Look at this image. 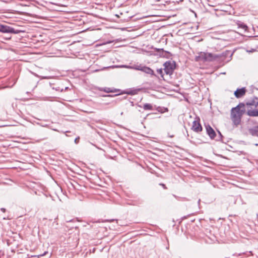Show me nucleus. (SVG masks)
Wrapping results in <instances>:
<instances>
[{
    "mask_svg": "<svg viewBox=\"0 0 258 258\" xmlns=\"http://www.w3.org/2000/svg\"><path fill=\"white\" fill-rule=\"evenodd\" d=\"M134 69L139 71H141L147 74L150 75L152 76H156L154 71L150 68L146 66H142L141 64L135 65L134 66Z\"/></svg>",
    "mask_w": 258,
    "mask_h": 258,
    "instance_id": "5",
    "label": "nucleus"
},
{
    "mask_svg": "<svg viewBox=\"0 0 258 258\" xmlns=\"http://www.w3.org/2000/svg\"><path fill=\"white\" fill-rule=\"evenodd\" d=\"M1 211L3 212H5L6 211V209L5 208H1Z\"/></svg>",
    "mask_w": 258,
    "mask_h": 258,
    "instance_id": "24",
    "label": "nucleus"
},
{
    "mask_svg": "<svg viewBox=\"0 0 258 258\" xmlns=\"http://www.w3.org/2000/svg\"><path fill=\"white\" fill-rule=\"evenodd\" d=\"M229 54V52L226 51L221 53H212L209 52H200L195 57L197 61H219L223 62Z\"/></svg>",
    "mask_w": 258,
    "mask_h": 258,
    "instance_id": "1",
    "label": "nucleus"
},
{
    "mask_svg": "<svg viewBox=\"0 0 258 258\" xmlns=\"http://www.w3.org/2000/svg\"><path fill=\"white\" fill-rule=\"evenodd\" d=\"M200 118L197 117L195 120L192 122V125L191 126V130L195 132L199 133L203 130V127L200 122Z\"/></svg>",
    "mask_w": 258,
    "mask_h": 258,
    "instance_id": "6",
    "label": "nucleus"
},
{
    "mask_svg": "<svg viewBox=\"0 0 258 258\" xmlns=\"http://www.w3.org/2000/svg\"><path fill=\"white\" fill-rule=\"evenodd\" d=\"M164 110H165L163 112L167 111H168V109L167 108H164Z\"/></svg>",
    "mask_w": 258,
    "mask_h": 258,
    "instance_id": "25",
    "label": "nucleus"
},
{
    "mask_svg": "<svg viewBox=\"0 0 258 258\" xmlns=\"http://www.w3.org/2000/svg\"><path fill=\"white\" fill-rule=\"evenodd\" d=\"M68 89V87H65V88H64V90H67Z\"/></svg>",
    "mask_w": 258,
    "mask_h": 258,
    "instance_id": "29",
    "label": "nucleus"
},
{
    "mask_svg": "<svg viewBox=\"0 0 258 258\" xmlns=\"http://www.w3.org/2000/svg\"><path fill=\"white\" fill-rule=\"evenodd\" d=\"M246 92V89L245 88H242L240 89H237L234 92V95L237 98H239L243 96Z\"/></svg>",
    "mask_w": 258,
    "mask_h": 258,
    "instance_id": "8",
    "label": "nucleus"
},
{
    "mask_svg": "<svg viewBox=\"0 0 258 258\" xmlns=\"http://www.w3.org/2000/svg\"><path fill=\"white\" fill-rule=\"evenodd\" d=\"M156 51L160 52V55L161 56L168 58L170 55V53L169 52L164 50L163 48H156Z\"/></svg>",
    "mask_w": 258,
    "mask_h": 258,
    "instance_id": "9",
    "label": "nucleus"
},
{
    "mask_svg": "<svg viewBox=\"0 0 258 258\" xmlns=\"http://www.w3.org/2000/svg\"><path fill=\"white\" fill-rule=\"evenodd\" d=\"M238 27L243 29L245 31H246L247 29V26L245 24L242 23L238 24Z\"/></svg>",
    "mask_w": 258,
    "mask_h": 258,
    "instance_id": "15",
    "label": "nucleus"
},
{
    "mask_svg": "<svg viewBox=\"0 0 258 258\" xmlns=\"http://www.w3.org/2000/svg\"><path fill=\"white\" fill-rule=\"evenodd\" d=\"M255 146H258V143L255 144Z\"/></svg>",
    "mask_w": 258,
    "mask_h": 258,
    "instance_id": "30",
    "label": "nucleus"
},
{
    "mask_svg": "<svg viewBox=\"0 0 258 258\" xmlns=\"http://www.w3.org/2000/svg\"><path fill=\"white\" fill-rule=\"evenodd\" d=\"M138 106L140 107H142L141 105H139Z\"/></svg>",
    "mask_w": 258,
    "mask_h": 258,
    "instance_id": "31",
    "label": "nucleus"
},
{
    "mask_svg": "<svg viewBox=\"0 0 258 258\" xmlns=\"http://www.w3.org/2000/svg\"><path fill=\"white\" fill-rule=\"evenodd\" d=\"M160 185L162 186L164 188L166 189V187L165 186V185L163 183H160Z\"/></svg>",
    "mask_w": 258,
    "mask_h": 258,
    "instance_id": "22",
    "label": "nucleus"
},
{
    "mask_svg": "<svg viewBox=\"0 0 258 258\" xmlns=\"http://www.w3.org/2000/svg\"><path fill=\"white\" fill-rule=\"evenodd\" d=\"M249 133L252 136L258 137V126H255L249 129Z\"/></svg>",
    "mask_w": 258,
    "mask_h": 258,
    "instance_id": "10",
    "label": "nucleus"
},
{
    "mask_svg": "<svg viewBox=\"0 0 258 258\" xmlns=\"http://www.w3.org/2000/svg\"><path fill=\"white\" fill-rule=\"evenodd\" d=\"M102 90L106 93L117 92L118 90L111 88L105 87Z\"/></svg>",
    "mask_w": 258,
    "mask_h": 258,
    "instance_id": "14",
    "label": "nucleus"
},
{
    "mask_svg": "<svg viewBox=\"0 0 258 258\" xmlns=\"http://www.w3.org/2000/svg\"><path fill=\"white\" fill-rule=\"evenodd\" d=\"M137 90H132L127 91L126 93L129 95H135L137 93Z\"/></svg>",
    "mask_w": 258,
    "mask_h": 258,
    "instance_id": "16",
    "label": "nucleus"
},
{
    "mask_svg": "<svg viewBox=\"0 0 258 258\" xmlns=\"http://www.w3.org/2000/svg\"><path fill=\"white\" fill-rule=\"evenodd\" d=\"M11 37H9L6 38L7 40H10L11 39Z\"/></svg>",
    "mask_w": 258,
    "mask_h": 258,
    "instance_id": "26",
    "label": "nucleus"
},
{
    "mask_svg": "<svg viewBox=\"0 0 258 258\" xmlns=\"http://www.w3.org/2000/svg\"><path fill=\"white\" fill-rule=\"evenodd\" d=\"M79 138H76V139H75V142L76 143H78V141H79Z\"/></svg>",
    "mask_w": 258,
    "mask_h": 258,
    "instance_id": "23",
    "label": "nucleus"
},
{
    "mask_svg": "<svg viewBox=\"0 0 258 258\" xmlns=\"http://www.w3.org/2000/svg\"><path fill=\"white\" fill-rule=\"evenodd\" d=\"M131 104L132 106H134L133 102H131Z\"/></svg>",
    "mask_w": 258,
    "mask_h": 258,
    "instance_id": "27",
    "label": "nucleus"
},
{
    "mask_svg": "<svg viewBox=\"0 0 258 258\" xmlns=\"http://www.w3.org/2000/svg\"><path fill=\"white\" fill-rule=\"evenodd\" d=\"M43 78H44V79H47V77H44Z\"/></svg>",
    "mask_w": 258,
    "mask_h": 258,
    "instance_id": "32",
    "label": "nucleus"
},
{
    "mask_svg": "<svg viewBox=\"0 0 258 258\" xmlns=\"http://www.w3.org/2000/svg\"><path fill=\"white\" fill-rule=\"evenodd\" d=\"M105 96H107V97H112L113 96H112V95H106Z\"/></svg>",
    "mask_w": 258,
    "mask_h": 258,
    "instance_id": "28",
    "label": "nucleus"
},
{
    "mask_svg": "<svg viewBox=\"0 0 258 258\" xmlns=\"http://www.w3.org/2000/svg\"><path fill=\"white\" fill-rule=\"evenodd\" d=\"M52 89L55 90L57 91H59V92H62L63 91V88L60 89L59 87H53Z\"/></svg>",
    "mask_w": 258,
    "mask_h": 258,
    "instance_id": "19",
    "label": "nucleus"
},
{
    "mask_svg": "<svg viewBox=\"0 0 258 258\" xmlns=\"http://www.w3.org/2000/svg\"><path fill=\"white\" fill-rule=\"evenodd\" d=\"M247 114L250 116H258V110H249L247 111Z\"/></svg>",
    "mask_w": 258,
    "mask_h": 258,
    "instance_id": "11",
    "label": "nucleus"
},
{
    "mask_svg": "<svg viewBox=\"0 0 258 258\" xmlns=\"http://www.w3.org/2000/svg\"><path fill=\"white\" fill-rule=\"evenodd\" d=\"M164 70L166 75L171 76L175 69L176 64L174 61H167L163 64Z\"/></svg>",
    "mask_w": 258,
    "mask_h": 258,
    "instance_id": "3",
    "label": "nucleus"
},
{
    "mask_svg": "<svg viewBox=\"0 0 258 258\" xmlns=\"http://www.w3.org/2000/svg\"><path fill=\"white\" fill-rule=\"evenodd\" d=\"M249 106H254L255 107H258V98H255V99H253L246 103Z\"/></svg>",
    "mask_w": 258,
    "mask_h": 258,
    "instance_id": "12",
    "label": "nucleus"
},
{
    "mask_svg": "<svg viewBox=\"0 0 258 258\" xmlns=\"http://www.w3.org/2000/svg\"><path fill=\"white\" fill-rule=\"evenodd\" d=\"M205 127L207 134L208 135L210 139H214L216 136L215 131L209 124L206 125Z\"/></svg>",
    "mask_w": 258,
    "mask_h": 258,
    "instance_id": "7",
    "label": "nucleus"
},
{
    "mask_svg": "<svg viewBox=\"0 0 258 258\" xmlns=\"http://www.w3.org/2000/svg\"><path fill=\"white\" fill-rule=\"evenodd\" d=\"M143 107L145 110H152L153 109L152 105L149 103L144 104Z\"/></svg>",
    "mask_w": 258,
    "mask_h": 258,
    "instance_id": "13",
    "label": "nucleus"
},
{
    "mask_svg": "<svg viewBox=\"0 0 258 258\" xmlns=\"http://www.w3.org/2000/svg\"><path fill=\"white\" fill-rule=\"evenodd\" d=\"M157 72L158 74L160 75L161 77L162 78H163V69H159L157 70Z\"/></svg>",
    "mask_w": 258,
    "mask_h": 258,
    "instance_id": "18",
    "label": "nucleus"
},
{
    "mask_svg": "<svg viewBox=\"0 0 258 258\" xmlns=\"http://www.w3.org/2000/svg\"><path fill=\"white\" fill-rule=\"evenodd\" d=\"M117 68H127V69H134V66H130L127 65H121L116 66Z\"/></svg>",
    "mask_w": 258,
    "mask_h": 258,
    "instance_id": "17",
    "label": "nucleus"
},
{
    "mask_svg": "<svg viewBox=\"0 0 258 258\" xmlns=\"http://www.w3.org/2000/svg\"><path fill=\"white\" fill-rule=\"evenodd\" d=\"M0 32L6 33L19 34L24 32V31L16 30L9 26L0 25Z\"/></svg>",
    "mask_w": 258,
    "mask_h": 258,
    "instance_id": "4",
    "label": "nucleus"
},
{
    "mask_svg": "<svg viewBox=\"0 0 258 258\" xmlns=\"http://www.w3.org/2000/svg\"><path fill=\"white\" fill-rule=\"evenodd\" d=\"M107 221H108V222H112V221H116V222L117 221V220H115V219H111V220H106Z\"/></svg>",
    "mask_w": 258,
    "mask_h": 258,
    "instance_id": "21",
    "label": "nucleus"
},
{
    "mask_svg": "<svg viewBox=\"0 0 258 258\" xmlns=\"http://www.w3.org/2000/svg\"><path fill=\"white\" fill-rule=\"evenodd\" d=\"M244 112V105L243 103H239L235 107L232 108L231 117L234 124L238 125L240 123L241 117Z\"/></svg>",
    "mask_w": 258,
    "mask_h": 258,
    "instance_id": "2",
    "label": "nucleus"
},
{
    "mask_svg": "<svg viewBox=\"0 0 258 258\" xmlns=\"http://www.w3.org/2000/svg\"><path fill=\"white\" fill-rule=\"evenodd\" d=\"M218 134L219 135L220 138H219V139H216V140L217 141H221L222 139V138L223 137V136L222 135L221 133L219 131H218Z\"/></svg>",
    "mask_w": 258,
    "mask_h": 258,
    "instance_id": "20",
    "label": "nucleus"
}]
</instances>
